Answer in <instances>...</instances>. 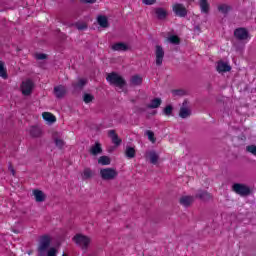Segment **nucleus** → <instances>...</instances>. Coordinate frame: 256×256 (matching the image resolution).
<instances>
[{
    "mask_svg": "<svg viewBox=\"0 0 256 256\" xmlns=\"http://www.w3.org/2000/svg\"><path fill=\"white\" fill-rule=\"evenodd\" d=\"M38 256H57V248L51 247V237L49 235L40 238Z\"/></svg>",
    "mask_w": 256,
    "mask_h": 256,
    "instance_id": "obj_1",
    "label": "nucleus"
},
{
    "mask_svg": "<svg viewBox=\"0 0 256 256\" xmlns=\"http://www.w3.org/2000/svg\"><path fill=\"white\" fill-rule=\"evenodd\" d=\"M100 177L102 181H115L119 177V172L115 168H101Z\"/></svg>",
    "mask_w": 256,
    "mask_h": 256,
    "instance_id": "obj_2",
    "label": "nucleus"
},
{
    "mask_svg": "<svg viewBox=\"0 0 256 256\" xmlns=\"http://www.w3.org/2000/svg\"><path fill=\"white\" fill-rule=\"evenodd\" d=\"M106 81H108L110 85H115V87H119L120 89H123V87H125L126 84L125 79H123L121 75L115 72L108 74L106 77Z\"/></svg>",
    "mask_w": 256,
    "mask_h": 256,
    "instance_id": "obj_3",
    "label": "nucleus"
},
{
    "mask_svg": "<svg viewBox=\"0 0 256 256\" xmlns=\"http://www.w3.org/2000/svg\"><path fill=\"white\" fill-rule=\"evenodd\" d=\"M73 241H74V243H76V245L81 247V249H83V251H87V249H89V245L91 243V238H89L83 234H76L73 237Z\"/></svg>",
    "mask_w": 256,
    "mask_h": 256,
    "instance_id": "obj_4",
    "label": "nucleus"
},
{
    "mask_svg": "<svg viewBox=\"0 0 256 256\" xmlns=\"http://www.w3.org/2000/svg\"><path fill=\"white\" fill-rule=\"evenodd\" d=\"M232 190L236 192L240 197H247V195H251V188L245 184L236 183L232 186Z\"/></svg>",
    "mask_w": 256,
    "mask_h": 256,
    "instance_id": "obj_5",
    "label": "nucleus"
},
{
    "mask_svg": "<svg viewBox=\"0 0 256 256\" xmlns=\"http://www.w3.org/2000/svg\"><path fill=\"white\" fill-rule=\"evenodd\" d=\"M35 88V83L31 79H27L21 84V91L26 97L33 93V89Z\"/></svg>",
    "mask_w": 256,
    "mask_h": 256,
    "instance_id": "obj_6",
    "label": "nucleus"
},
{
    "mask_svg": "<svg viewBox=\"0 0 256 256\" xmlns=\"http://www.w3.org/2000/svg\"><path fill=\"white\" fill-rule=\"evenodd\" d=\"M155 57H156L157 67H161V65H163V59L165 57V50H163L162 46H159V45L156 46Z\"/></svg>",
    "mask_w": 256,
    "mask_h": 256,
    "instance_id": "obj_7",
    "label": "nucleus"
},
{
    "mask_svg": "<svg viewBox=\"0 0 256 256\" xmlns=\"http://www.w3.org/2000/svg\"><path fill=\"white\" fill-rule=\"evenodd\" d=\"M179 117H181V119H187V117H191V109H189V102H187V100L182 103L179 111Z\"/></svg>",
    "mask_w": 256,
    "mask_h": 256,
    "instance_id": "obj_8",
    "label": "nucleus"
},
{
    "mask_svg": "<svg viewBox=\"0 0 256 256\" xmlns=\"http://www.w3.org/2000/svg\"><path fill=\"white\" fill-rule=\"evenodd\" d=\"M234 36L239 41H245L249 39V31H247L245 28H238L234 31Z\"/></svg>",
    "mask_w": 256,
    "mask_h": 256,
    "instance_id": "obj_9",
    "label": "nucleus"
},
{
    "mask_svg": "<svg viewBox=\"0 0 256 256\" xmlns=\"http://www.w3.org/2000/svg\"><path fill=\"white\" fill-rule=\"evenodd\" d=\"M145 158L149 161L152 165H157L159 163V154L154 150L147 151L145 153Z\"/></svg>",
    "mask_w": 256,
    "mask_h": 256,
    "instance_id": "obj_10",
    "label": "nucleus"
},
{
    "mask_svg": "<svg viewBox=\"0 0 256 256\" xmlns=\"http://www.w3.org/2000/svg\"><path fill=\"white\" fill-rule=\"evenodd\" d=\"M173 11L178 17H187V8L183 4H174Z\"/></svg>",
    "mask_w": 256,
    "mask_h": 256,
    "instance_id": "obj_11",
    "label": "nucleus"
},
{
    "mask_svg": "<svg viewBox=\"0 0 256 256\" xmlns=\"http://www.w3.org/2000/svg\"><path fill=\"white\" fill-rule=\"evenodd\" d=\"M65 93H67L65 86L59 85L54 87V94L57 99H63V97H65Z\"/></svg>",
    "mask_w": 256,
    "mask_h": 256,
    "instance_id": "obj_12",
    "label": "nucleus"
},
{
    "mask_svg": "<svg viewBox=\"0 0 256 256\" xmlns=\"http://www.w3.org/2000/svg\"><path fill=\"white\" fill-rule=\"evenodd\" d=\"M108 136L112 140V143L116 146L121 145L122 140L120 139L119 135L115 132V130H109L108 131Z\"/></svg>",
    "mask_w": 256,
    "mask_h": 256,
    "instance_id": "obj_13",
    "label": "nucleus"
},
{
    "mask_svg": "<svg viewBox=\"0 0 256 256\" xmlns=\"http://www.w3.org/2000/svg\"><path fill=\"white\" fill-rule=\"evenodd\" d=\"M33 195H34L35 201L37 203H43V201H45V199H47V196L41 190H37V189L33 190Z\"/></svg>",
    "mask_w": 256,
    "mask_h": 256,
    "instance_id": "obj_14",
    "label": "nucleus"
},
{
    "mask_svg": "<svg viewBox=\"0 0 256 256\" xmlns=\"http://www.w3.org/2000/svg\"><path fill=\"white\" fill-rule=\"evenodd\" d=\"M112 51H128L129 45L123 42H118L112 45Z\"/></svg>",
    "mask_w": 256,
    "mask_h": 256,
    "instance_id": "obj_15",
    "label": "nucleus"
},
{
    "mask_svg": "<svg viewBox=\"0 0 256 256\" xmlns=\"http://www.w3.org/2000/svg\"><path fill=\"white\" fill-rule=\"evenodd\" d=\"M197 199H201V201H210L212 196L207 191L199 190L196 194Z\"/></svg>",
    "mask_w": 256,
    "mask_h": 256,
    "instance_id": "obj_16",
    "label": "nucleus"
},
{
    "mask_svg": "<svg viewBox=\"0 0 256 256\" xmlns=\"http://www.w3.org/2000/svg\"><path fill=\"white\" fill-rule=\"evenodd\" d=\"M193 201H195V198L193 196H182L180 198V204H182L183 207H189V205H191Z\"/></svg>",
    "mask_w": 256,
    "mask_h": 256,
    "instance_id": "obj_17",
    "label": "nucleus"
},
{
    "mask_svg": "<svg viewBox=\"0 0 256 256\" xmlns=\"http://www.w3.org/2000/svg\"><path fill=\"white\" fill-rule=\"evenodd\" d=\"M90 153L91 155H94V156L101 155V153H103L101 144L99 142H96L95 145L91 147Z\"/></svg>",
    "mask_w": 256,
    "mask_h": 256,
    "instance_id": "obj_18",
    "label": "nucleus"
},
{
    "mask_svg": "<svg viewBox=\"0 0 256 256\" xmlns=\"http://www.w3.org/2000/svg\"><path fill=\"white\" fill-rule=\"evenodd\" d=\"M29 134L31 135V137H41L43 135V131L37 126H32L29 129Z\"/></svg>",
    "mask_w": 256,
    "mask_h": 256,
    "instance_id": "obj_19",
    "label": "nucleus"
},
{
    "mask_svg": "<svg viewBox=\"0 0 256 256\" xmlns=\"http://www.w3.org/2000/svg\"><path fill=\"white\" fill-rule=\"evenodd\" d=\"M97 23L98 25H100V27H103L104 29H107V27H109V20L106 18V16H98Z\"/></svg>",
    "mask_w": 256,
    "mask_h": 256,
    "instance_id": "obj_20",
    "label": "nucleus"
},
{
    "mask_svg": "<svg viewBox=\"0 0 256 256\" xmlns=\"http://www.w3.org/2000/svg\"><path fill=\"white\" fill-rule=\"evenodd\" d=\"M131 85H134V87H137L143 83V78L139 75L132 76L130 80Z\"/></svg>",
    "mask_w": 256,
    "mask_h": 256,
    "instance_id": "obj_21",
    "label": "nucleus"
},
{
    "mask_svg": "<svg viewBox=\"0 0 256 256\" xmlns=\"http://www.w3.org/2000/svg\"><path fill=\"white\" fill-rule=\"evenodd\" d=\"M161 98H154L150 104H148V109H158V107H161Z\"/></svg>",
    "mask_w": 256,
    "mask_h": 256,
    "instance_id": "obj_22",
    "label": "nucleus"
},
{
    "mask_svg": "<svg viewBox=\"0 0 256 256\" xmlns=\"http://www.w3.org/2000/svg\"><path fill=\"white\" fill-rule=\"evenodd\" d=\"M42 117H43L44 121H48V123H55L57 121L55 116L53 114H51L50 112H44L42 114Z\"/></svg>",
    "mask_w": 256,
    "mask_h": 256,
    "instance_id": "obj_23",
    "label": "nucleus"
},
{
    "mask_svg": "<svg viewBox=\"0 0 256 256\" xmlns=\"http://www.w3.org/2000/svg\"><path fill=\"white\" fill-rule=\"evenodd\" d=\"M93 175H95V173L93 172V170H91V168H85L82 173V179L84 181L87 179H91V177H93Z\"/></svg>",
    "mask_w": 256,
    "mask_h": 256,
    "instance_id": "obj_24",
    "label": "nucleus"
},
{
    "mask_svg": "<svg viewBox=\"0 0 256 256\" xmlns=\"http://www.w3.org/2000/svg\"><path fill=\"white\" fill-rule=\"evenodd\" d=\"M86 85H87V79L85 78H80L77 83L72 84L74 89H83V87Z\"/></svg>",
    "mask_w": 256,
    "mask_h": 256,
    "instance_id": "obj_25",
    "label": "nucleus"
},
{
    "mask_svg": "<svg viewBox=\"0 0 256 256\" xmlns=\"http://www.w3.org/2000/svg\"><path fill=\"white\" fill-rule=\"evenodd\" d=\"M200 1V9L202 13H209V3L207 0H199Z\"/></svg>",
    "mask_w": 256,
    "mask_h": 256,
    "instance_id": "obj_26",
    "label": "nucleus"
},
{
    "mask_svg": "<svg viewBox=\"0 0 256 256\" xmlns=\"http://www.w3.org/2000/svg\"><path fill=\"white\" fill-rule=\"evenodd\" d=\"M216 71H217L220 75H224V73H225V62H223V60L217 62Z\"/></svg>",
    "mask_w": 256,
    "mask_h": 256,
    "instance_id": "obj_27",
    "label": "nucleus"
},
{
    "mask_svg": "<svg viewBox=\"0 0 256 256\" xmlns=\"http://www.w3.org/2000/svg\"><path fill=\"white\" fill-rule=\"evenodd\" d=\"M155 14L159 19H165V17H167V11L163 8H157Z\"/></svg>",
    "mask_w": 256,
    "mask_h": 256,
    "instance_id": "obj_28",
    "label": "nucleus"
},
{
    "mask_svg": "<svg viewBox=\"0 0 256 256\" xmlns=\"http://www.w3.org/2000/svg\"><path fill=\"white\" fill-rule=\"evenodd\" d=\"M125 155L128 159H133L135 157V148L133 147H126Z\"/></svg>",
    "mask_w": 256,
    "mask_h": 256,
    "instance_id": "obj_29",
    "label": "nucleus"
},
{
    "mask_svg": "<svg viewBox=\"0 0 256 256\" xmlns=\"http://www.w3.org/2000/svg\"><path fill=\"white\" fill-rule=\"evenodd\" d=\"M98 163L99 165H111V159L109 158V156H101L98 159Z\"/></svg>",
    "mask_w": 256,
    "mask_h": 256,
    "instance_id": "obj_30",
    "label": "nucleus"
},
{
    "mask_svg": "<svg viewBox=\"0 0 256 256\" xmlns=\"http://www.w3.org/2000/svg\"><path fill=\"white\" fill-rule=\"evenodd\" d=\"M0 77L7 79V70H5V63L3 61H0Z\"/></svg>",
    "mask_w": 256,
    "mask_h": 256,
    "instance_id": "obj_31",
    "label": "nucleus"
},
{
    "mask_svg": "<svg viewBox=\"0 0 256 256\" xmlns=\"http://www.w3.org/2000/svg\"><path fill=\"white\" fill-rule=\"evenodd\" d=\"M172 95L174 97H183V95H187V91L183 89L172 90Z\"/></svg>",
    "mask_w": 256,
    "mask_h": 256,
    "instance_id": "obj_32",
    "label": "nucleus"
},
{
    "mask_svg": "<svg viewBox=\"0 0 256 256\" xmlns=\"http://www.w3.org/2000/svg\"><path fill=\"white\" fill-rule=\"evenodd\" d=\"M168 41L169 43H172V45H179L180 43L179 37L177 35H172L168 37Z\"/></svg>",
    "mask_w": 256,
    "mask_h": 256,
    "instance_id": "obj_33",
    "label": "nucleus"
},
{
    "mask_svg": "<svg viewBox=\"0 0 256 256\" xmlns=\"http://www.w3.org/2000/svg\"><path fill=\"white\" fill-rule=\"evenodd\" d=\"M146 135H147L149 141H151V143H155L156 139H155V133H153V131L147 130Z\"/></svg>",
    "mask_w": 256,
    "mask_h": 256,
    "instance_id": "obj_34",
    "label": "nucleus"
},
{
    "mask_svg": "<svg viewBox=\"0 0 256 256\" xmlns=\"http://www.w3.org/2000/svg\"><path fill=\"white\" fill-rule=\"evenodd\" d=\"M246 151L248 153H251L252 155H254L256 157V145H248V146H246Z\"/></svg>",
    "mask_w": 256,
    "mask_h": 256,
    "instance_id": "obj_35",
    "label": "nucleus"
},
{
    "mask_svg": "<svg viewBox=\"0 0 256 256\" xmlns=\"http://www.w3.org/2000/svg\"><path fill=\"white\" fill-rule=\"evenodd\" d=\"M55 145L58 149H63V147H65V141L62 139H55Z\"/></svg>",
    "mask_w": 256,
    "mask_h": 256,
    "instance_id": "obj_36",
    "label": "nucleus"
},
{
    "mask_svg": "<svg viewBox=\"0 0 256 256\" xmlns=\"http://www.w3.org/2000/svg\"><path fill=\"white\" fill-rule=\"evenodd\" d=\"M94 97L91 94H84L83 101L84 103H91L93 101Z\"/></svg>",
    "mask_w": 256,
    "mask_h": 256,
    "instance_id": "obj_37",
    "label": "nucleus"
},
{
    "mask_svg": "<svg viewBox=\"0 0 256 256\" xmlns=\"http://www.w3.org/2000/svg\"><path fill=\"white\" fill-rule=\"evenodd\" d=\"M173 113V106L168 105L164 108V115H167L168 117Z\"/></svg>",
    "mask_w": 256,
    "mask_h": 256,
    "instance_id": "obj_38",
    "label": "nucleus"
},
{
    "mask_svg": "<svg viewBox=\"0 0 256 256\" xmlns=\"http://www.w3.org/2000/svg\"><path fill=\"white\" fill-rule=\"evenodd\" d=\"M76 28L78 31H85L87 29V24L86 23H77Z\"/></svg>",
    "mask_w": 256,
    "mask_h": 256,
    "instance_id": "obj_39",
    "label": "nucleus"
},
{
    "mask_svg": "<svg viewBox=\"0 0 256 256\" xmlns=\"http://www.w3.org/2000/svg\"><path fill=\"white\" fill-rule=\"evenodd\" d=\"M35 58L38 59V61H43V59H47V54L39 53L35 55Z\"/></svg>",
    "mask_w": 256,
    "mask_h": 256,
    "instance_id": "obj_40",
    "label": "nucleus"
},
{
    "mask_svg": "<svg viewBox=\"0 0 256 256\" xmlns=\"http://www.w3.org/2000/svg\"><path fill=\"white\" fill-rule=\"evenodd\" d=\"M218 11H219V13H222L224 15L225 14V5L224 4L219 5Z\"/></svg>",
    "mask_w": 256,
    "mask_h": 256,
    "instance_id": "obj_41",
    "label": "nucleus"
},
{
    "mask_svg": "<svg viewBox=\"0 0 256 256\" xmlns=\"http://www.w3.org/2000/svg\"><path fill=\"white\" fill-rule=\"evenodd\" d=\"M157 0H143V3L145 5H153V3H155Z\"/></svg>",
    "mask_w": 256,
    "mask_h": 256,
    "instance_id": "obj_42",
    "label": "nucleus"
},
{
    "mask_svg": "<svg viewBox=\"0 0 256 256\" xmlns=\"http://www.w3.org/2000/svg\"><path fill=\"white\" fill-rule=\"evenodd\" d=\"M81 3H95L97 0H80Z\"/></svg>",
    "mask_w": 256,
    "mask_h": 256,
    "instance_id": "obj_43",
    "label": "nucleus"
},
{
    "mask_svg": "<svg viewBox=\"0 0 256 256\" xmlns=\"http://www.w3.org/2000/svg\"><path fill=\"white\" fill-rule=\"evenodd\" d=\"M9 171L10 173H12L13 176H15V169L13 168V166H9Z\"/></svg>",
    "mask_w": 256,
    "mask_h": 256,
    "instance_id": "obj_44",
    "label": "nucleus"
},
{
    "mask_svg": "<svg viewBox=\"0 0 256 256\" xmlns=\"http://www.w3.org/2000/svg\"><path fill=\"white\" fill-rule=\"evenodd\" d=\"M225 71L226 72L231 71V67L229 66L228 63H225Z\"/></svg>",
    "mask_w": 256,
    "mask_h": 256,
    "instance_id": "obj_45",
    "label": "nucleus"
},
{
    "mask_svg": "<svg viewBox=\"0 0 256 256\" xmlns=\"http://www.w3.org/2000/svg\"><path fill=\"white\" fill-rule=\"evenodd\" d=\"M217 101H218V103H223V96L221 97V99L218 97Z\"/></svg>",
    "mask_w": 256,
    "mask_h": 256,
    "instance_id": "obj_46",
    "label": "nucleus"
},
{
    "mask_svg": "<svg viewBox=\"0 0 256 256\" xmlns=\"http://www.w3.org/2000/svg\"><path fill=\"white\" fill-rule=\"evenodd\" d=\"M229 9H231L229 6H226V7H225V11H226V12L229 11Z\"/></svg>",
    "mask_w": 256,
    "mask_h": 256,
    "instance_id": "obj_47",
    "label": "nucleus"
}]
</instances>
